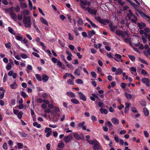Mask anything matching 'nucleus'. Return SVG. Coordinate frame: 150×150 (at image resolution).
Segmentation results:
<instances>
[{
    "label": "nucleus",
    "instance_id": "f257e3e1",
    "mask_svg": "<svg viewBox=\"0 0 150 150\" xmlns=\"http://www.w3.org/2000/svg\"><path fill=\"white\" fill-rule=\"evenodd\" d=\"M31 19L30 16H24L23 21L26 28H30L31 26Z\"/></svg>",
    "mask_w": 150,
    "mask_h": 150
},
{
    "label": "nucleus",
    "instance_id": "f03ea898",
    "mask_svg": "<svg viewBox=\"0 0 150 150\" xmlns=\"http://www.w3.org/2000/svg\"><path fill=\"white\" fill-rule=\"evenodd\" d=\"M95 18L99 23L105 25H106L107 23L109 24L111 22V21L108 19H102L99 16L95 17Z\"/></svg>",
    "mask_w": 150,
    "mask_h": 150
},
{
    "label": "nucleus",
    "instance_id": "7ed1b4c3",
    "mask_svg": "<svg viewBox=\"0 0 150 150\" xmlns=\"http://www.w3.org/2000/svg\"><path fill=\"white\" fill-rule=\"evenodd\" d=\"M72 134H73L74 137L76 139L79 140V139L84 140L85 139V137L83 134H79L75 133H73Z\"/></svg>",
    "mask_w": 150,
    "mask_h": 150
},
{
    "label": "nucleus",
    "instance_id": "20e7f679",
    "mask_svg": "<svg viewBox=\"0 0 150 150\" xmlns=\"http://www.w3.org/2000/svg\"><path fill=\"white\" fill-rule=\"evenodd\" d=\"M102 149L100 143L96 139H94V150H99Z\"/></svg>",
    "mask_w": 150,
    "mask_h": 150
},
{
    "label": "nucleus",
    "instance_id": "39448f33",
    "mask_svg": "<svg viewBox=\"0 0 150 150\" xmlns=\"http://www.w3.org/2000/svg\"><path fill=\"white\" fill-rule=\"evenodd\" d=\"M138 12L139 14L143 18H145L147 21L148 20V21L149 23L150 22V17L149 16L147 15L144 13L142 12H141L140 10H138Z\"/></svg>",
    "mask_w": 150,
    "mask_h": 150
},
{
    "label": "nucleus",
    "instance_id": "423d86ee",
    "mask_svg": "<svg viewBox=\"0 0 150 150\" xmlns=\"http://www.w3.org/2000/svg\"><path fill=\"white\" fill-rule=\"evenodd\" d=\"M142 81L143 83H145L147 86H150V81L149 79L144 78L142 79Z\"/></svg>",
    "mask_w": 150,
    "mask_h": 150
},
{
    "label": "nucleus",
    "instance_id": "0eeeda50",
    "mask_svg": "<svg viewBox=\"0 0 150 150\" xmlns=\"http://www.w3.org/2000/svg\"><path fill=\"white\" fill-rule=\"evenodd\" d=\"M78 94L79 95V98L84 101H86V98L85 96L81 92H78Z\"/></svg>",
    "mask_w": 150,
    "mask_h": 150
},
{
    "label": "nucleus",
    "instance_id": "6e6552de",
    "mask_svg": "<svg viewBox=\"0 0 150 150\" xmlns=\"http://www.w3.org/2000/svg\"><path fill=\"white\" fill-rule=\"evenodd\" d=\"M72 136L71 135H69L67 136H65L64 139V140L65 142L66 143L69 142L72 139Z\"/></svg>",
    "mask_w": 150,
    "mask_h": 150
},
{
    "label": "nucleus",
    "instance_id": "1a4fd4ad",
    "mask_svg": "<svg viewBox=\"0 0 150 150\" xmlns=\"http://www.w3.org/2000/svg\"><path fill=\"white\" fill-rule=\"evenodd\" d=\"M14 9L11 12L10 15L11 16V17L12 19L14 21H16L17 20V15L14 12Z\"/></svg>",
    "mask_w": 150,
    "mask_h": 150
},
{
    "label": "nucleus",
    "instance_id": "9d476101",
    "mask_svg": "<svg viewBox=\"0 0 150 150\" xmlns=\"http://www.w3.org/2000/svg\"><path fill=\"white\" fill-rule=\"evenodd\" d=\"M138 27L140 29H142L146 27V24L144 23L143 22L138 23H137Z\"/></svg>",
    "mask_w": 150,
    "mask_h": 150
},
{
    "label": "nucleus",
    "instance_id": "9b49d317",
    "mask_svg": "<svg viewBox=\"0 0 150 150\" xmlns=\"http://www.w3.org/2000/svg\"><path fill=\"white\" fill-rule=\"evenodd\" d=\"M112 122L114 124L117 125L119 123V121L115 117H113L111 120Z\"/></svg>",
    "mask_w": 150,
    "mask_h": 150
},
{
    "label": "nucleus",
    "instance_id": "f8f14e48",
    "mask_svg": "<svg viewBox=\"0 0 150 150\" xmlns=\"http://www.w3.org/2000/svg\"><path fill=\"white\" fill-rule=\"evenodd\" d=\"M109 26L110 28V30L112 32H114L115 31V29L116 28V27L113 26L112 25V24L111 22L109 24Z\"/></svg>",
    "mask_w": 150,
    "mask_h": 150
},
{
    "label": "nucleus",
    "instance_id": "ddd939ff",
    "mask_svg": "<svg viewBox=\"0 0 150 150\" xmlns=\"http://www.w3.org/2000/svg\"><path fill=\"white\" fill-rule=\"evenodd\" d=\"M80 2L81 4V5L90 6L91 4L90 2L86 1L81 0L80 1Z\"/></svg>",
    "mask_w": 150,
    "mask_h": 150
},
{
    "label": "nucleus",
    "instance_id": "4468645a",
    "mask_svg": "<svg viewBox=\"0 0 150 150\" xmlns=\"http://www.w3.org/2000/svg\"><path fill=\"white\" fill-rule=\"evenodd\" d=\"M125 105L126 106L125 108L124 112L125 113H127L128 112L129 110V103H126L125 104Z\"/></svg>",
    "mask_w": 150,
    "mask_h": 150
},
{
    "label": "nucleus",
    "instance_id": "2eb2a0df",
    "mask_svg": "<svg viewBox=\"0 0 150 150\" xmlns=\"http://www.w3.org/2000/svg\"><path fill=\"white\" fill-rule=\"evenodd\" d=\"M49 79V77L45 74L42 76V80L44 82H46Z\"/></svg>",
    "mask_w": 150,
    "mask_h": 150
},
{
    "label": "nucleus",
    "instance_id": "dca6fc26",
    "mask_svg": "<svg viewBox=\"0 0 150 150\" xmlns=\"http://www.w3.org/2000/svg\"><path fill=\"white\" fill-rule=\"evenodd\" d=\"M94 35V30L89 31L88 32V37L89 38H91V37Z\"/></svg>",
    "mask_w": 150,
    "mask_h": 150
},
{
    "label": "nucleus",
    "instance_id": "f3484780",
    "mask_svg": "<svg viewBox=\"0 0 150 150\" xmlns=\"http://www.w3.org/2000/svg\"><path fill=\"white\" fill-rule=\"evenodd\" d=\"M122 73L123 71L122 69L120 68H119L117 69L116 71L115 74L116 75H120Z\"/></svg>",
    "mask_w": 150,
    "mask_h": 150
},
{
    "label": "nucleus",
    "instance_id": "a211bd4d",
    "mask_svg": "<svg viewBox=\"0 0 150 150\" xmlns=\"http://www.w3.org/2000/svg\"><path fill=\"white\" fill-rule=\"evenodd\" d=\"M144 113L146 116H147L149 114V111L146 108H144L143 109Z\"/></svg>",
    "mask_w": 150,
    "mask_h": 150
},
{
    "label": "nucleus",
    "instance_id": "6ab92c4d",
    "mask_svg": "<svg viewBox=\"0 0 150 150\" xmlns=\"http://www.w3.org/2000/svg\"><path fill=\"white\" fill-rule=\"evenodd\" d=\"M40 20L41 22L43 23V24L46 25H48V23L47 21L43 17H41L40 18Z\"/></svg>",
    "mask_w": 150,
    "mask_h": 150
},
{
    "label": "nucleus",
    "instance_id": "aec40b11",
    "mask_svg": "<svg viewBox=\"0 0 150 150\" xmlns=\"http://www.w3.org/2000/svg\"><path fill=\"white\" fill-rule=\"evenodd\" d=\"M21 7L22 9L26 8L27 7V4L25 3L21 2L20 4Z\"/></svg>",
    "mask_w": 150,
    "mask_h": 150
},
{
    "label": "nucleus",
    "instance_id": "412c9836",
    "mask_svg": "<svg viewBox=\"0 0 150 150\" xmlns=\"http://www.w3.org/2000/svg\"><path fill=\"white\" fill-rule=\"evenodd\" d=\"M125 96L126 98L128 100H130L132 98V96L131 94L127 93H125Z\"/></svg>",
    "mask_w": 150,
    "mask_h": 150
},
{
    "label": "nucleus",
    "instance_id": "4be33fe9",
    "mask_svg": "<svg viewBox=\"0 0 150 150\" xmlns=\"http://www.w3.org/2000/svg\"><path fill=\"white\" fill-rule=\"evenodd\" d=\"M67 94L71 98H74L75 97V95L72 92H67Z\"/></svg>",
    "mask_w": 150,
    "mask_h": 150
},
{
    "label": "nucleus",
    "instance_id": "5701e85b",
    "mask_svg": "<svg viewBox=\"0 0 150 150\" xmlns=\"http://www.w3.org/2000/svg\"><path fill=\"white\" fill-rule=\"evenodd\" d=\"M8 30L10 33L13 35H15L16 34V33L14 32V30L12 28L9 27H8Z\"/></svg>",
    "mask_w": 150,
    "mask_h": 150
},
{
    "label": "nucleus",
    "instance_id": "b1692460",
    "mask_svg": "<svg viewBox=\"0 0 150 150\" xmlns=\"http://www.w3.org/2000/svg\"><path fill=\"white\" fill-rule=\"evenodd\" d=\"M14 9L13 7H11L9 8H6L5 9V12H9L10 13Z\"/></svg>",
    "mask_w": 150,
    "mask_h": 150
},
{
    "label": "nucleus",
    "instance_id": "393cba45",
    "mask_svg": "<svg viewBox=\"0 0 150 150\" xmlns=\"http://www.w3.org/2000/svg\"><path fill=\"white\" fill-rule=\"evenodd\" d=\"M100 110V112L102 114L104 113L105 114H107L108 113L107 110L105 109L101 108Z\"/></svg>",
    "mask_w": 150,
    "mask_h": 150
},
{
    "label": "nucleus",
    "instance_id": "a878e982",
    "mask_svg": "<svg viewBox=\"0 0 150 150\" xmlns=\"http://www.w3.org/2000/svg\"><path fill=\"white\" fill-rule=\"evenodd\" d=\"M10 87L11 88L13 89H15L17 87V85L16 82H14V83L11 84L10 85Z\"/></svg>",
    "mask_w": 150,
    "mask_h": 150
},
{
    "label": "nucleus",
    "instance_id": "bb28decb",
    "mask_svg": "<svg viewBox=\"0 0 150 150\" xmlns=\"http://www.w3.org/2000/svg\"><path fill=\"white\" fill-rule=\"evenodd\" d=\"M123 31L122 30H117L116 31V35L120 36L121 35H122V33H123Z\"/></svg>",
    "mask_w": 150,
    "mask_h": 150
},
{
    "label": "nucleus",
    "instance_id": "cd10ccee",
    "mask_svg": "<svg viewBox=\"0 0 150 150\" xmlns=\"http://www.w3.org/2000/svg\"><path fill=\"white\" fill-rule=\"evenodd\" d=\"M74 74L77 76H79L80 75V71L78 69H76L74 72Z\"/></svg>",
    "mask_w": 150,
    "mask_h": 150
},
{
    "label": "nucleus",
    "instance_id": "c85d7f7f",
    "mask_svg": "<svg viewBox=\"0 0 150 150\" xmlns=\"http://www.w3.org/2000/svg\"><path fill=\"white\" fill-rule=\"evenodd\" d=\"M71 101L72 103L75 104H78L79 103L78 100L74 98L71 99Z\"/></svg>",
    "mask_w": 150,
    "mask_h": 150
},
{
    "label": "nucleus",
    "instance_id": "c756f323",
    "mask_svg": "<svg viewBox=\"0 0 150 150\" xmlns=\"http://www.w3.org/2000/svg\"><path fill=\"white\" fill-rule=\"evenodd\" d=\"M35 76L36 79L38 81H40L42 80V77L39 74H36Z\"/></svg>",
    "mask_w": 150,
    "mask_h": 150
},
{
    "label": "nucleus",
    "instance_id": "7c9ffc66",
    "mask_svg": "<svg viewBox=\"0 0 150 150\" xmlns=\"http://www.w3.org/2000/svg\"><path fill=\"white\" fill-rule=\"evenodd\" d=\"M65 145L62 142L59 143L58 145V147L60 148H63L64 147Z\"/></svg>",
    "mask_w": 150,
    "mask_h": 150
},
{
    "label": "nucleus",
    "instance_id": "2f4dec72",
    "mask_svg": "<svg viewBox=\"0 0 150 150\" xmlns=\"http://www.w3.org/2000/svg\"><path fill=\"white\" fill-rule=\"evenodd\" d=\"M12 67L11 64L9 63L8 65L6 66V68L7 70H9L11 69Z\"/></svg>",
    "mask_w": 150,
    "mask_h": 150
},
{
    "label": "nucleus",
    "instance_id": "473e14b6",
    "mask_svg": "<svg viewBox=\"0 0 150 150\" xmlns=\"http://www.w3.org/2000/svg\"><path fill=\"white\" fill-rule=\"evenodd\" d=\"M18 133L21 135L22 137H26L27 136V134H26L24 132H18Z\"/></svg>",
    "mask_w": 150,
    "mask_h": 150
},
{
    "label": "nucleus",
    "instance_id": "72a5a7b5",
    "mask_svg": "<svg viewBox=\"0 0 150 150\" xmlns=\"http://www.w3.org/2000/svg\"><path fill=\"white\" fill-rule=\"evenodd\" d=\"M131 111L134 113H138V112L136 108L134 107H133L131 108Z\"/></svg>",
    "mask_w": 150,
    "mask_h": 150
},
{
    "label": "nucleus",
    "instance_id": "f704fd0d",
    "mask_svg": "<svg viewBox=\"0 0 150 150\" xmlns=\"http://www.w3.org/2000/svg\"><path fill=\"white\" fill-rule=\"evenodd\" d=\"M33 125L35 127H36L38 128H39L41 127V125L39 124H38L37 122H35L33 123Z\"/></svg>",
    "mask_w": 150,
    "mask_h": 150
},
{
    "label": "nucleus",
    "instance_id": "c9c22d12",
    "mask_svg": "<svg viewBox=\"0 0 150 150\" xmlns=\"http://www.w3.org/2000/svg\"><path fill=\"white\" fill-rule=\"evenodd\" d=\"M140 104L143 106H146V103L144 100H142L140 102Z\"/></svg>",
    "mask_w": 150,
    "mask_h": 150
},
{
    "label": "nucleus",
    "instance_id": "e433bc0d",
    "mask_svg": "<svg viewBox=\"0 0 150 150\" xmlns=\"http://www.w3.org/2000/svg\"><path fill=\"white\" fill-rule=\"evenodd\" d=\"M87 10H88V12L92 14L94 13V10L93 9L91 10L90 8L88 7H87Z\"/></svg>",
    "mask_w": 150,
    "mask_h": 150
},
{
    "label": "nucleus",
    "instance_id": "4c0bfd02",
    "mask_svg": "<svg viewBox=\"0 0 150 150\" xmlns=\"http://www.w3.org/2000/svg\"><path fill=\"white\" fill-rule=\"evenodd\" d=\"M128 56L129 59H131V60L132 61H134L135 59V57L133 55H128Z\"/></svg>",
    "mask_w": 150,
    "mask_h": 150
},
{
    "label": "nucleus",
    "instance_id": "58836bf2",
    "mask_svg": "<svg viewBox=\"0 0 150 150\" xmlns=\"http://www.w3.org/2000/svg\"><path fill=\"white\" fill-rule=\"evenodd\" d=\"M58 42L59 45H60L62 47H64L65 45V44L64 42H61V40H58Z\"/></svg>",
    "mask_w": 150,
    "mask_h": 150
},
{
    "label": "nucleus",
    "instance_id": "ea45409f",
    "mask_svg": "<svg viewBox=\"0 0 150 150\" xmlns=\"http://www.w3.org/2000/svg\"><path fill=\"white\" fill-rule=\"evenodd\" d=\"M23 115V112H22L20 111L19 112L18 115V118L20 119H21L22 118Z\"/></svg>",
    "mask_w": 150,
    "mask_h": 150
},
{
    "label": "nucleus",
    "instance_id": "a19ab883",
    "mask_svg": "<svg viewBox=\"0 0 150 150\" xmlns=\"http://www.w3.org/2000/svg\"><path fill=\"white\" fill-rule=\"evenodd\" d=\"M17 146L18 148L20 149H22L23 147V145L20 143H17Z\"/></svg>",
    "mask_w": 150,
    "mask_h": 150
},
{
    "label": "nucleus",
    "instance_id": "79ce46f5",
    "mask_svg": "<svg viewBox=\"0 0 150 150\" xmlns=\"http://www.w3.org/2000/svg\"><path fill=\"white\" fill-rule=\"evenodd\" d=\"M76 82L78 84L83 83V82L82 80L80 79H78L76 80Z\"/></svg>",
    "mask_w": 150,
    "mask_h": 150
},
{
    "label": "nucleus",
    "instance_id": "37998d69",
    "mask_svg": "<svg viewBox=\"0 0 150 150\" xmlns=\"http://www.w3.org/2000/svg\"><path fill=\"white\" fill-rule=\"evenodd\" d=\"M67 83L68 84L70 85H74V83L73 82V81L71 79H69L67 81Z\"/></svg>",
    "mask_w": 150,
    "mask_h": 150
},
{
    "label": "nucleus",
    "instance_id": "c03bdc74",
    "mask_svg": "<svg viewBox=\"0 0 150 150\" xmlns=\"http://www.w3.org/2000/svg\"><path fill=\"white\" fill-rule=\"evenodd\" d=\"M77 23L80 25H81L83 23V21L82 19L81 18L79 19L77 21Z\"/></svg>",
    "mask_w": 150,
    "mask_h": 150
},
{
    "label": "nucleus",
    "instance_id": "a18cd8bd",
    "mask_svg": "<svg viewBox=\"0 0 150 150\" xmlns=\"http://www.w3.org/2000/svg\"><path fill=\"white\" fill-rule=\"evenodd\" d=\"M139 60L142 63L146 64L148 65V64L147 62H146L143 59L140 58H139Z\"/></svg>",
    "mask_w": 150,
    "mask_h": 150
},
{
    "label": "nucleus",
    "instance_id": "49530a36",
    "mask_svg": "<svg viewBox=\"0 0 150 150\" xmlns=\"http://www.w3.org/2000/svg\"><path fill=\"white\" fill-rule=\"evenodd\" d=\"M68 36L69 37V39L70 40H72L74 39L73 36L71 35V33H68Z\"/></svg>",
    "mask_w": 150,
    "mask_h": 150
},
{
    "label": "nucleus",
    "instance_id": "de8ad7c7",
    "mask_svg": "<svg viewBox=\"0 0 150 150\" xmlns=\"http://www.w3.org/2000/svg\"><path fill=\"white\" fill-rule=\"evenodd\" d=\"M23 13L25 15H28L29 14V11L27 10H23Z\"/></svg>",
    "mask_w": 150,
    "mask_h": 150
},
{
    "label": "nucleus",
    "instance_id": "09e8293b",
    "mask_svg": "<svg viewBox=\"0 0 150 150\" xmlns=\"http://www.w3.org/2000/svg\"><path fill=\"white\" fill-rule=\"evenodd\" d=\"M86 19L88 22L90 23V24L92 25V27H94V23L88 19V18L87 17L86 18Z\"/></svg>",
    "mask_w": 150,
    "mask_h": 150
},
{
    "label": "nucleus",
    "instance_id": "8fccbe9b",
    "mask_svg": "<svg viewBox=\"0 0 150 150\" xmlns=\"http://www.w3.org/2000/svg\"><path fill=\"white\" fill-rule=\"evenodd\" d=\"M141 74H142L144 75H146L148 73L144 69H142L141 71Z\"/></svg>",
    "mask_w": 150,
    "mask_h": 150
},
{
    "label": "nucleus",
    "instance_id": "3c124183",
    "mask_svg": "<svg viewBox=\"0 0 150 150\" xmlns=\"http://www.w3.org/2000/svg\"><path fill=\"white\" fill-rule=\"evenodd\" d=\"M97 73L99 74H100L102 72V69L101 68L99 67H97Z\"/></svg>",
    "mask_w": 150,
    "mask_h": 150
},
{
    "label": "nucleus",
    "instance_id": "603ef678",
    "mask_svg": "<svg viewBox=\"0 0 150 150\" xmlns=\"http://www.w3.org/2000/svg\"><path fill=\"white\" fill-rule=\"evenodd\" d=\"M16 11L18 12L20 11V8L19 6H17L15 8Z\"/></svg>",
    "mask_w": 150,
    "mask_h": 150
},
{
    "label": "nucleus",
    "instance_id": "864d4df0",
    "mask_svg": "<svg viewBox=\"0 0 150 150\" xmlns=\"http://www.w3.org/2000/svg\"><path fill=\"white\" fill-rule=\"evenodd\" d=\"M21 58L23 59H26L27 57V56L26 54H22L20 55Z\"/></svg>",
    "mask_w": 150,
    "mask_h": 150
},
{
    "label": "nucleus",
    "instance_id": "5fc2aeb1",
    "mask_svg": "<svg viewBox=\"0 0 150 150\" xmlns=\"http://www.w3.org/2000/svg\"><path fill=\"white\" fill-rule=\"evenodd\" d=\"M54 110L56 114H57V112L59 111V109L58 107H55L54 108Z\"/></svg>",
    "mask_w": 150,
    "mask_h": 150
},
{
    "label": "nucleus",
    "instance_id": "6e6d98bb",
    "mask_svg": "<svg viewBox=\"0 0 150 150\" xmlns=\"http://www.w3.org/2000/svg\"><path fill=\"white\" fill-rule=\"evenodd\" d=\"M131 5L133 6L136 10L138 12V10H140L139 9H137V8L138 7V6L137 5L135 4L134 3V4H131Z\"/></svg>",
    "mask_w": 150,
    "mask_h": 150
},
{
    "label": "nucleus",
    "instance_id": "4d7b16f0",
    "mask_svg": "<svg viewBox=\"0 0 150 150\" xmlns=\"http://www.w3.org/2000/svg\"><path fill=\"white\" fill-rule=\"evenodd\" d=\"M37 102L39 103H42L43 102V100L41 98H38L36 100Z\"/></svg>",
    "mask_w": 150,
    "mask_h": 150
},
{
    "label": "nucleus",
    "instance_id": "13d9d810",
    "mask_svg": "<svg viewBox=\"0 0 150 150\" xmlns=\"http://www.w3.org/2000/svg\"><path fill=\"white\" fill-rule=\"evenodd\" d=\"M10 45L11 43L10 42H8V43L5 44V45L6 47L9 49L11 48V47Z\"/></svg>",
    "mask_w": 150,
    "mask_h": 150
},
{
    "label": "nucleus",
    "instance_id": "bf43d9fd",
    "mask_svg": "<svg viewBox=\"0 0 150 150\" xmlns=\"http://www.w3.org/2000/svg\"><path fill=\"white\" fill-rule=\"evenodd\" d=\"M51 129L50 128H48V127H46L45 128V133H47L48 132H50L51 131H52L51 130Z\"/></svg>",
    "mask_w": 150,
    "mask_h": 150
},
{
    "label": "nucleus",
    "instance_id": "052dcab7",
    "mask_svg": "<svg viewBox=\"0 0 150 150\" xmlns=\"http://www.w3.org/2000/svg\"><path fill=\"white\" fill-rule=\"evenodd\" d=\"M113 54L112 53H110L109 54L107 53V56L109 58H113V57L112 56V55Z\"/></svg>",
    "mask_w": 150,
    "mask_h": 150
},
{
    "label": "nucleus",
    "instance_id": "680f3d73",
    "mask_svg": "<svg viewBox=\"0 0 150 150\" xmlns=\"http://www.w3.org/2000/svg\"><path fill=\"white\" fill-rule=\"evenodd\" d=\"M142 40L144 43L145 44L147 42V40L146 38H145L144 36H142Z\"/></svg>",
    "mask_w": 150,
    "mask_h": 150
},
{
    "label": "nucleus",
    "instance_id": "e2e57ef3",
    "mask_svg": "<svg viewBox=\"0 0 150 150\" xmlns=\"http://www.w3.org/2000/svg\"><path fill=\"white\" fill-rule=\"evenodd\" d=\"M125 42L126 43H128V42H131V38H126L124 40Z\"/></svg>",
    "mask_w": 150,
    "mask_h": 150
},
{
    "label": "nucleus",
    "instance_id": "0e129e2a",
    "mask_svg": "<svg viewBox=\"0 0 150 150\" xmlns=\"http://www.w3.org/2000/svg\"><path fill=\"white\" fill-rule=\"evenodd\" d=\"M28 5L30 8H31V10H32L33 8V5L32 2L30 0H28Z\"/></svg>",
    "mask_w": 150,
    "mask_h": 150
},
{
    "label": "nucleus",
    "instance_id": "69168bd1",
    "mask_svg": "<svg viewBox=\"0 0 150 150\" xmlns=\"http://www.w3.org/2000/svg\"><path fill=\"white\" fill-rule=\"evenodd\" d=\"M139 33L141 35L144 34L145 36L147 35V34L146 33L144 32L143 30H142L141 29L139 31Z\"/></svg>",
    "mask_w": 150,
    "mask_h": 150
},
{
    "label": "nucleus",
    "instance_id": "338daca9",
    "mask_svg": "<svg viewBox=\"0 0 150 150\" xmlns=\"http://www.w3.org/2000/svg\"><path fill=\"white\" fill-rule=\"evenodd\" d=\"M126 86V84L124 83H121V87L123 89L125 88Z\"/></svg>",
    "mask_w": 150,
    "mask_h": 150
},
{
    "label": "nucleus",
    "instance_id": "774afa93",
    "mask_svg": "<svg viewBox=\"0 0 150 150\" xmlns=\"http://www.w3.org/2000/svg\"><path fill=\"white\" fill-rule=\"evenodd\" d=\"M143 133L144 134L145 136L146 137H148L149 136V134L147 132V131H144Z\"/></svg>",
    "mask_w": 150,
    "mask_h": 150
}]
</instances>
